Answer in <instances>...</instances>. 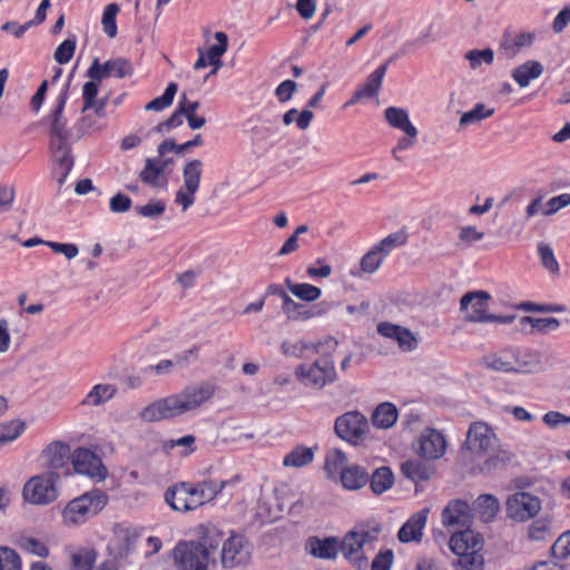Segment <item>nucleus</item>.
Segmentation results:
<instances>
[{
    "label": "nucleus",
    "instance_id": "f257e3e1",
    "mask_svg": "<svg viewBox=\"0 0 570 570\" xmlns=\"http://www.w3.org/2000/svg\"><path fill=\"white\" fill-rule=\"evenodd\" d=\"M215 393V386L203 382L187 386L180 393L159 399L145 406L139 416L145 422H158L181 415L195 410L208 401Z\"/></svg>",
    "mask_w": 570,
    "mask_h": 570
},
{
    "label": "nucleus",
    "instance_id": "f03ea898",
    "mask_svg": "<svg viewBox=\"0 0 570 570\" xmlns=\"http://www.w3.org/2000/svg\"><path fill=\"white\" fill-rule=\"evenodd\" d=\"M333 350L322 348L320 357L312 363H302L295 368L296 380L306 387L322 390L337 379L335 361L331 354Z\"/></svg>",
    "mask_w": 570,
    "mask_h": 570
},
{
    "label": "nucleus",
    "instance_id": "7ed1b4c3",
    "mask_svg": "<svg viewBox=\"0 0 570 570\" xmlns=\"http://www.w3.org/2000/svg\"><path fill=\"white\" fill-rule=\"evenodd\" d=\"M449 547L460 557V564L465 570H482L483 558L479 552L483 548V539L480 533L470 528L458 530L451 535Z\"/></svg>",
    "mask_w": 570,
    "mask_h": 570
},
{
    "label": "nucleus",
    "instance_id": "20e7f679",
    "mask_svg": "<svg viewBox=\"0 0 570 570\" xmlns=\"http://www.w3.org/2000/svg\"><path fill=\"white\" fill-rule=\"evenodd\" d=\"M491 295L485 291L465 293L460 299V309L465 312L464 320L469 323L510 324L515 315H494L489 313Z\"/></svg>",
    "mask_w": 570,
    "mask_h": 570
},
{
    "label": "nucleus",
    "instance_id": "39448f33",
    "mask_svg": "<svg viewBox=\"0 0 570 570\" xmlns=\"http://www.w3.org/2000/svg\"><path fill=\"white\" fill-rule=\"evenodd\" d=\"M108 495L101 490H92L71 500L63 509L62 517L67 524L85 523L97 515L107 504Z\"/></svg>",
    "mask_w": 570,
    "mask_h": 570
},
{
    "label": "nucleus",
    "instance_id": "423d86ee",
    "mask_svg": "<svg viewBox=\"0 0 570 570\" xmlns=\"http://www.w3.org/2000/svg\"><path fill=\"white\" fill-rule=\"evenodd\" d=\"M60 475L56 471L32 476L23 487V498L32 504H48L58 498L56 482Z\"/></svg>",
    "mask_w": 570,
    "mask_h": 570
},
{
    "label": "nucleus",
    "instance_id": "0eeeda50",
    "mask_svg": "<svg viewBox=\"0 0 570 570\" xmlns=\"http://www.w3.org/2000/svg\"><path fill=\"white\" fill-rule=\"evenodd\" d=\"M175 570H208L207 552L196 541H179L173 549Z\"/></svg>",
    "mask_w": 570,
    "mask_h": 570
},
{
    "label": "nucleus",
    "instance_id": "6e6552de",
    "mask_svg": "<svg viewBox=\"0 0 570 570\" xmlns=\"http://www.w3.org/2000/svg\"><path fill=\"white\" fill-rule=\"evenodd\" d=\"M335 434L352 445H358L370 431L366 416L358 411L346 412L336 417Z\"/></svg>",
    "mask_w": 570,
    "mask_h": 570
},
{
    "label": "nucleus",
    "instance_id": "1a4fd4ad",
    "mask_svg": "<svg viewBox=\"0 0 570 570\" xmlns=\"http://www.w3.org/2000/svg\"><path fill=\"white\" fill-rule=\"evenodd\" d=\"M203 173V161L191 159L183 168L184 188H179L175 195V202L179 204L183 210H187L195 203Z\"/></svg>",
    "mask_w": 570,
    "mask_h": 570
},
{
    "label": "nucleus",
    "instance_id": "9d476101",
    "mask_svg": "<svg viewBox=\"0 0 570 570\" xmlns=\"http://www.w3.org/2000/svg\"><path fill=\"white\" fill-rule=\"evenodd\" d=\"M250 544L242 534H232L222 546L220 562L225 569H234L248 563Z\"/></svg>",
    "mask_w": 570,
    "mask_h": 570
},
{
    "label": "nucleus",
    "instance_id": "9b49d317",
    "mask_svg": "<svg viewBox=\"0 0 570 570\" xmlns=\"http://www.w3.org/2000/svg\"><path fill=\"white\" fill-rule=\"evenodd\" d=\"M70 80L65 85L57 98L56 106L50 114L49 142L71 141L72 134L67 128V120L63 117L65 106L68 100Z\"/></svg>",
    "mask_w": 570,
    "mask_h": 570
},
{
    "label": "nucleus",
    "instance_id": "f8f14e48",
    "mask_svg": "<svg viewBox=\"0 0 570 570\" xmlns=\"http://www.w3.org/2000/svg\"><path fill=\"white\" fill-rule=\"evenodd\" d=\"M497 445L493 430L484 422H474L470 425L464 446L473 454H485Z\"/></svg>",
    "mask_w": 570,
    "mask_h": 570
},
{
    "label": "nucleus",
    "instance_id": "ddd939ff",
    "mask_svg": "<svg viewBox=\"0 0 570 570\" xmlns=\"http://www.w3.org/2000/svg\"><path fill=\"white\" fill-rule=\"evenodd\" d=\"M540 509V500L528 492H518L507 501L508 517L518 522L533 518Z\"/></svg>",
    "mask_w": 570,
    "mask_h": 570
},
{
    "label": "nucleus",
    "instance_id": "4468645a",
    "mask_svg": "<svg viewBox=\"0 0 570 570\" xmlns=\"http://www.w3.org/2000/svg\"><path fill=\"white\" fill-rule=\"evenodd\" d=\"M132 73L131 63L125 58L109 59L100 63L98 58H95L88 68L86 76L91 80L101 81L108 77H117L122 79Z\"/></svg>",
    "mask_w": 570,
    "mask_h": 570
},
{
    "label": "nucleus",
    "instance_id": "2eb2a0df",
    "mask_svg": "<svg viewBox=\"0 0 570 570\" xmlns=\"http://www.w3.org/2000/svg\"><path fill=\"white\" fill-rule=\"evenodd\" d=\"M71 462L75 471L79 474L96 478L99 481L104 480L107 475V470L101 459L89 449L78 448L75 450Z\"/></svg>",
    "mask_w": 570,
    "mask_h": 570
},
{
    "label": "nucleus",
    "instance_id": "dca6fc26",
    "mask_svg": "<svg viewBox=\"0 0 570 570\" xmlns=\"http://www.w3.org/2000/svg\"><path fill=\"white\" fill-rule=\"evenodd\" d=\"M190 491V482H176L166 489L164 500L176 512L186 513L194 511L196 505Z\"/></svg>",
    "mask_w": 570,
    "mask_h": 570
},
{
    "label": "nucleus",
    "instance_id": "f3484780",
    "mask_svg": "<svg viewBox=\"0 0 570 570\" xmlns=\"http://www.w3.org/2000/svg\"><path fill=\"white\" fill-rule=\"evenodd\" d=\"M446 441L443 434L434 429H425L419 439L416 452L426 460H436L443 456Z\"/></svg>",
    "mask_w": 570,
    "mask_h": 570
},
{
    "label": "nucleus",
    "instance_id": "a211bd4d",
    "mask_svg": "<svg viewBox=\"0 0 570 570\" xmlns=\"http://www.w3.org/2000/svg\"><path fill=\"white\" fill-rule=\"evenodd\" d=\"M442 523L448 528H470L472 523L470 505L460 499L451 500L442 512Z\"/></svg>",
    "mask_w": 570,
    "mask_h": 570
},
{
    "label": "nucleus",
    "instance_id": "6ab92c4d",
    "mask_svg": "<svg viewBox=\"0 0 570 570\" xmlns=\"http://www.w3.org/2000/svg\"><path fill=\"white\" fill-rule=\"evenodd\" d=\"M114 547L117 557L126 558L135 548L139 533L132 527L124 523L114 525Z\"/></svg>",
    "mask_w": 570,
    "mask_h": 570
},
{
    "label": "nucleus",
    "instance_id": "aec40b11",
    "mask_svg": "<svg viewBox=\"0 0 570 570\" xmlns=\"http://www.w3.org/2000/svg\"><path fill=\"white\" fill-rule=\"evenodd\" d=\"M429 509L414 513L399 530L397 538L403 543L421 541L428 521Z\"/></svg>",
    "mask_w": 570,
    "mask_h": 570
},
{
    "label": "nucleus",
    "instance_id": "412c9836",
    "mask_svg": "<svg viewBox=\"0 0 570 570\" xmlns=\"http://www.w3.org/2000/svg\"><path fill=\"white\" fill-rule=\"evenodd\" d=\"M228 481L205 480L191 483L193 500L196 509L214 500L227 485Z\"/></svg>",
    "mask_w": 570,
    "mask_h": 570
},
{
    "label": "nucleus",
    "instance_id": "4be33fe9",
    "mask_svg": "<svg viewBox=\"0 0 570 570\" xmlns=\"http://www.w3.org/2000/svg\"><path fill=\"white\" fill-rule=\"evenodd\" d=\"M306 550L315 558L333 560L337 557L340 541L335 537H327L324 539L311 537L306 541Z\"/></svg>",
    "mask_w": 570,
    "mask_h": 570
},
{
    "label": "nucleus",
    "instance_id": "5701e85b",
    "mask_svg": "<svg viewBox=\"0 0 570 570\" xmlns=\"http://www.w3.org/2000/svg\"><path fill=\"white\" fill-rule=\"evenodd\" d=\"M70 448L61 441L51 442L42 452V458L50 471L65 468L71 459Z\"/></svg>",
    "mask_w": 570,
    "mask_h": 570
},
{
    "label": "nucleus",
    "instance_id": "b1692460",
    "mask_svg": "<svg viewBox=\"0 0 570 570\" xmlns=\"http://www.w3.org/2000/svg\"><path fill=\"white\" fill-rule=\"evenodd\" d=\"M337 341L334 337H327L324 342H320L317 344H307L304 341L297 342H283L281 350L284 355L303 358L305 356V351L308 348H313L316 353H322V348L326 346L328 350H336Z\"/></svg>",
    "mask_w": 570,
    "mask_h": 570
},
{
    "label": "nucleus",
    "instance_id": "393cba45",
    "mask_svg": "<svg viewBox=\"0 0 570 570\" xmlns=\"http://www.w3.org/2000/svg\"><path fill=\"white\" fill-rule=\"evenodd\" d=\"M322 304L307 307L304 304L297 303L292 298H287L285 304H282V311L289 321H306L316 316H321L324 309L321 308Z\"/></svg>",
    "mask_w": 570,
    "mask_h": 570
},
{
    "label": "nucleus",
    "instance_id": "a878e982",
    "mask_svg": "<svg viewBox=\"0 0 570 570\" xmlns=\"http://www.w3.org/2000/svg\"><path fill=\"white\" fill-rule=\"evenodd\" d=\"M484 365L497 372H514L515 357L513 347L503 348L483 357Z\"/></svg>",
    "mask_w": 570,
    "mask_h": 570
},
{
    "label": "nucleus",
    "instance_id": "bb28decb",
    "mask_svg": "<svg viewBox=\"0 0 570 570\" xmlns=\"http://www.w3.org/2000/svg\"><path fill=\"white\" fill-rule=\"evenodd\" d=\"M513 354L515 357L514 372L528 374L540 371L541 356L537 351L513 347Z\"/></svg>",
    "mask_w": 570,
    "mask_h": 570
},
{
    "label": "nucleus",
    "instance_id": "cd10ccee",
    "mask_svg": "<svg viewBox=\"0 0 570 570\" xmlns=\"http://www.w3.org/2000/svg\"><path fill=\"white\" fill-rule=\"evenodd\" d=\"M543 66L537 60H528L512 70V79L521 87L529 86L531 80L539 78L543 73Z\"/></svg>",
    "mask_w": 570,
    "mask_h": 570
},
{
    "label": "nucleus",
    "instance_id": "c85d7f7f",
    "mask_svg": "<svg viewBox=\"0 0 570 570\" xmlns=\"http://www.w3.org/2000/svg\"><path fill=\"white\" fill-rule=\"evenodd\" d=\"M402 474L414 483L428 481L434 473V469L421 460H407L401 465Z\"/></svg>",
    "mask_w": 570,
    "mask_h": 570
},
{
    "label": "nucleus",
    "instance_id": "c756f323",
    "mask_svg": "<svg viewBox=\"0 0 570 570\" xmlns=\"http://www.w3.org/2000/svg\"><path fill=\"white\" fill-rule=\"evenodd\" d=\"M52 169L62 167H73L75 157L72 156L71 141L49 142Z\"/></svg>",
    "mask_w": 570,
    "mask_h": 570
},
{
    "label": "nucleus",
    "instance_id": "7c9ffc66",
    "mask_svg": "<svg viewBox=\"0 0 570 570\" xmlns=\"http://www.w3.org/2000/svg\"><path fill=\"white\" fill-rule=\"evenodd\" d=\"M387 70V63L377 67L367 78L364 85L356 89V99L373 98L377 96L383 78Z\"/></svg>",
    "mask_w": 570,
    "mask_h": 570
},
{
    "label": "nucleus",
    "instance_id": "2f4dec72",
    "mask_svg": "<svg viewBox=\"0 0 570 570\" xmlns=\"http://www.w3.org/2000/svg\"><path fill=\"white\" fill-rule=\"evenodd\" d=\"M340 479L345 489L358 490L368 482L370 476L364 468L353 464L341 471Z\"/></svg>",
    "mask_w": 570,
    "mask_h": 570
},
{
    "label": "nucleus",
    "instance_id": "473e14b6",
    "mask_svg": "<svg viewBox=\"0 0 570 570\" xmlns=\"http://www.w3.org/2000/svg\"><path fill=\"white\" fill-rule=\"evenodd\" d=\"M225 540L224 532L217 525L208 523L202 527V535L196 542L205 549L209 557L220 544H224Z\"/></svg>",
    "mask_w": 570,
    "mask_h": 570
},
{
    "label": "nucleus",
    "instance_id": "72a5a7b5",
    "mask_svg": "<svg viewBox=\"0 0 570 570\" xmlns=\"http://www.w3.org/2000/svg\"><path fill=\"white\" fill-rule=\"evenodd\" d=\"M397 420V409L394 404L384 402L373 411L371 421L375 428L390 429Z\"/></svg>",
    "mask_w": 570,
    "mask_h": 570
},
{
    "label": "nucleus",
    "instance_id": "f704fd0d",
    "mask_svg": "<svg viewBox=\"0 0 570 570\" xmlns=\"http://www.w3.org/2000/svg\"><path fill=\"white\" fill-rule=\"evenodd\" d=\"M386 121L393 128L404 131V134H414V125L410 121L409 114L400 107H387L384 111Z\"/></svg>",
    "mask_w": 570,
    "mask_h": 570
},
{
    "label": "nucleus",
    "instance_id": "c9c22d12",
    "mask_svg": "<svg viewBox=\"0 0 570 570\" xmlns=\"http://www.w3.org/2000/svg\"><path fill=\"white\" fill-rule=\"evenodd\" d=\"M284 284L295 297L304 302H315L322 296L321 288L308 283H294L286 277Z\"/></svg>",
    "mask_w": 570,
    "mask_h": 570
},
{
    "label": "nucleus",
    "instance_id": "e433bc0d",
    "mask_svg": "<svg viewBox=\"0 0 570 570\" xmlns=\"http://www.w3.org/2000/svg\"><path fill=\"white\" fill-rule=\"evenodd\" d=\"M114 384H96L81 401L83 405L98 406L111 400L117 394Z\"/></svg>",
    "mask_w": 570,
    "mask_h": 570
},
{
    "label": "nucleus",
    "instance_id": "4c0bfd02",
    "mask_svg": "<svg viewBox=\"0 0 570 570\" xmlns=\"http://www.w3.org/2000/svg\"><path fill=\"white\" fill-rule=\"evenodd\" d=\"M367 532H348L342 542H340V549L346 559H351L354 554L361 551L367 541Z\"/></svg>",
    "mask_w": 570,
    "mask_h": 570
},
{
    "label": "nucleus",
    "instance_id": "58836bf2",
    "mask_svg": "<svg viewBox=\"0 0 570 570\" xmlns=\"http://www.w3.org/2000/svg\"><path fill=\"white\" fill-rule=\"evenodd\" d=\"M347 458L340 449H332L325 455L324 470L330 479L341 476V471L345 469Z\"/></svg>",
    "mask_w": 570,
    "mask_h": 570
},
{
    "label": "nucleus",
    "instance_id": "ea45409f",
    "mask_svg": "<svg viewBox=\"0 0 570 570\" xmlns=\"http://www.w3.org/2000/svg\"><path fill=\"white\" fill-rule=\"evenodd\" d=\"M216 45L210 46L205 52L208 63L215 69H220L223 66L222 56L227 51L228 37L225 32L218 31L215 33Z\"/></svg>",
    "mask_w": 570,
    "mask_h": 570
},
{
    "label": "nucleus",
    "instance_id": "a19ab883",
    "mask_svg": "<svg viewBox=\"0 0 570 570\" xmlns=\"http://www.w3.org/2000/svg\"><path fill=\"white\" fill-rule=\"evenodd\" d=\"M368 482L375 494H382L393 485L394 475L389 466H381L374 471Z\"/></svg>",
    "mask_w": 570,
    "mask_h": 570
},
{
    "label": "nucleus",
    "instance_id": "79ce46f5",
    "mask_svg": "<svg viewBox=\"0 0 570 570\" xmlns=\"http://www.w3.org/2000/svg\"><path fill=\"white\" fill-rule=\"evenodd\" d=\"M203 137L200 134L194 136L193 139L186 142L176 144L174 139H165L157 148L159 157H164L168 151H175L176 154H181L190 148L198 147L203 145Z\"/></svg>",
    "mask_w": 570,
    "mask_h": 570
},
{
    "label": "nucleus",
    "instance_id": "37998d69",
    "mask_svg": "<svg viewBox=\"0 0 570 570\" xmlns=\"http://www.w3.org/2000/svg\"><path fill=\"white\" fill-rule=\"evenodd\" d=\"M313 459V450L311 448L299 445L285 455L283 464L285 466L302 468L309 464Z\"/></svg>",
    "mask_w": 570,
    "mask_h": 570
},
{
    "label": "nucleus",
    "instance_id": "c03bdc74",
    "mask_svg": "<svg viewBox=\"0 0 570 570\" xmlns=\"http://www.w3.org/2000/svg\"><path fill=\"white\" fill-rule=\"evenodd\" d=\"M476 511L480 514V518L484 522H490L494 519L499 511V501L494 495L491 494H482L476 501Z\"/></svg>",
    "mask_w": 570,
    "mask_h": 570
},
{
    "label": "nucleus",
    "instance_id": "a18cd8bd",
    "mask_svg": "<svg viewBox=\"0 0 570 570\" xmlns=\"http://www.w3.org/2000/svg\"><path fill=\"white\" fill-rule=\"evenodd\" d=\"M385 256L379 249H376V245L372 246L370 250H367L360 261V275L363 274H373L375 273L382 265Z\"/></svg>",
    "mask_w": 570,
    "mask_h": 570
},
{
    "label": "nucleus",
    "instance_id": "49530a36",
    "mask_svg": "<svg viewBox=\"0 0 570 570\" xmlns=\"http://www.w3.org/2000/svg\"><path fill=\"white\" fill-rule=\"evenodd\" d=\"M521 325H531V333L547 334L550 331H556L560 326L559 320L554 317H531L523 316L520 320Z\"/></svg>",
    "mask_w": 570,
    "mask_h": 570
},
{
    "label": "nucleus",
    "instance_id": "de8ad7c7",
    "mask_svg": "<svg viewBox=\"0 0 570 570\" xmlns=\"http://www.w3.org/2000/svg\"><path fill=\"white\" fill-rule=\"evenodd\" d=\"M163 176L161 168L157 166V158H146L139 179L150 187H159L161 185L159 178Z\"/></svg>",
    "mask_w": 570,
    "mask_h": 570
},
{
    "label": "nucleus",
    "instance_id": "09e8293b",
    "mask_svg": "<svg viewBox=\"0 0 570 570\" xmlns=\"http://www.w3.org/2000/svg\"><path fill=\"white\" fill-rule=\"evenodd\" d=\"M26 430V423L21 420H12L0 425L1 446L18 439Z\"/></svg>",
    "mask_w": 570,
    "mask_h": 570
},
{
    "label": "nucleus",
    "instance_id": "8fccbe9b",
    "mask_svg": "<svg viewBox=\"0 0 570 570\" xmlns=\"http://www.w3.org/2000/svg\"><path fill=\"white\" fill-rule=\"evenodd\" d=\"M494 114V108H487L482 102L476 104L471 110L464 112L460 118V126H469L478 124L483 119L491 117Z\"/></svg>",
    "mask_w": 570,
    "mask_h": 570
},
{
    "label": "nucleus",
    "instance_id": "3c124183",
    "mask_svg": "<svg viewBox=\"0 0 570 570\" xmlns=\"http://www.w3.org/2000/svg\"><path fill=\"white\" fill-rule=\"evenodd\" d=\"M407 242V234L405 230H399L395 233H392L384 237L382 240H380L376 245V249H379L385 257L390 255V253L403 245H405Z\"/></svg>",
    "mask_w": 570,
    "mask_h": 570
},
{
    "label": "nucleus",
    "instance_id": "603ef678",
    "mask_svg": "<svg viewBox=\"0 0 570 570\" xmlns=\"http://www.w3.org/2000/svg\"><path fill=\"white\" fill-rule=\"evenodd\" d=\"M178 90V86L176 82H169L166 87L164 94L160 97H157L149 101L145 109L149 111H161L166 108H168L174 100V97Z\"/></svg>",
    "mask_w": 570,
    "mask_h": 570
},
{
    "label": "nucleus",
    "instance_id": "864d4df0",
    "mask_svg": "<svg viewBox=\"0 0 570 570\" xmlns=\"http://www.w3.org/2000/svg\"><path fill=\"white\" fill-rule=\"evenodd\" d=\"M510 461V454L505 451L498 452L495 455H491L484 460L476 469H473L472 473L476 474H490L492 471L504 466Z\"/></svg>",
    "mask_w": 570,
    "mask_h": 570
},
{
    "label": "nucleus",
    "instance_id": "5fc2aeb1",
    "mask_svg": "<svg viewBox=\"0 0 570 570\" xmlns=\"http://www.w3.org/2000/svg\"><path fill=\"white\" fill-rule=\"evenodd\" d=\"M313 118H314V114L311 109H304L298 114L297 109L292 108L284 114L283 122H284V125L288 126L295 121L296 126L301 130H305L309 127Z\"/></svg>",
    "mask_w": 570,
    "mask_h": 570
},
{
    "label": "nucleus",
    "instance_id": "6e6d98bb",
    "mask_svg": "<svg viewBox=\"0 0 570 570\" xmlns=\"http://www.w3.org/2000/svg\"><path fill=\"white\" fill-rule=\"evenodd\" d=\"M464 58L469 61L471 69H478L485 65H492L494 60V52L491 48H485L482 50L472 49L465 52Z\"/></svg>",
    "mask_w": 570,
    "mask_h": 570
},
{
    "label": "nucleus",
    "instance_id": "4d7b16f0",
    "mask_svg": "<svg viewBox=\"0 0 570 570\" xmlns=\"http://www.w3.org/2000/svg\"><path fill=\"white\" fill-rule=\"evenodd\" d=\"M119 12V7L117 3L108 4L102 13L101 24L105 33L109 38H115L117 36V22L116 17Z\"/></svg>",
    "mask_w": 570,
    "mask_h": 570
},
{
    "label": "nucleus",
    "instance_id": "13d9d810",
    "mask_svg": "<svg viewBox=\"0 0 570 570\" xmlns=\"http://www.w3.org/2000/svg\"><path fill=\"white\" fill-rule=\"evenodd\" d=\"M20 548L27 553L35 554L41 558L49 556L48 547L40 540L31 537H22L19 540Z\"/></svg>",
    "mask_w": 570,
    "mask_h": 570
},
{
    "label": "nucleus",
    "instance_id": "bf43d9fd",
    "mask_svg": "<svg viewBox=\"0 0 570 570\" xmlns=\"http://www.w3.org/2000/svg\"><path fill=\"white\" fill-rule=\"evenodd\" d=\"M21 560L19 554L7 547H0V570H20Z\"/></svg>",
    "mask_w": 570,
    "mask_h": 570
},
{
    "label": "nucleus",
    "instance_id": "052dcab7",
    "mask_svg": "<svg viewBox=\"0 0 570 570\" xmlns=\"http://www.w3.org/2000/svg\"><path fill=\"white\" fill-rule=\"evenodd\" d=\"M538 254L540 256L541 264L546 269H548L552 274H557L559 272V264L554 257L553 250L550 245L539 243Z\"/></svg>",
    "mask_w": 570,
    "mask_h": 570
},
{
    "label": "nucleus",
    "instance_id": "680f3d73",
    "mask_svg": "<svg viewBox=\"0 0 570 570\" xmlns=\"http://www.w3.org/2000/svg\"><path fill=\"white\" fill-rule=\"evenodd\" d=\"M308 232L307 225H299L293 234L284 242L277 255L285 256L294 253L299 247V236Z\"/></svg>",
    "mask_w": 570,
    "mask_h": 570
},
{
    "label": "nucleus",
    "instance_id": "e2e57ef3",
    "mask_svg": "<svg viewBox=\"0 0 570 570\" xmlns=\"http://www.w3.org/2000/svg\"><path fill=\"white\" fill-rule=\"evenodd\" d=\"M135 209L139 215L155 219L164 214L166 204L160 199L150 200L146 205L136 206Z\"/></svg>",
    "mask_w": 570,
    "mask_h": 570
},
{
    "label": "nucleus",
    "instance_id": "0e129e2a",
    "mask_svg": "<svg viewBox=\"0 0 570 570\" xmlns=\"http://www.w3.org/2000/svg\"><path fill=\"white\" fill-rule=\"evenodd\" d=\"M75 50L76 39L68 38L58 46V48L55 51L53 58L58 63L65 65L71 60Z\"/></svg>",
    "mask_w": 570,
    "mask_h": 570
},
{
    "label": "nucleus",
    "instance_id": "69168bd1",
    "mask_svg": "<svg viewBox=\"0 0 570 570\" xmlns=\"http://www.w3.org/2000/svg\"><path fill=\"white\" fill-rule=\"evenodd\" d=\"M528 534L533 541H544L550 535L549 521L546 519L534 520L529 525Z\"/></svg>",
    "mask_w": 570,
    "mask_h": 570
},
{
    "label": "nucleus",
    "instance_id": "338daca9",
    "mask_svg": "<svg viewBox=\"0 0 570 570\" xmlns=\"http://www.w3.org/2000/svg\"><path fill=\"white\" fill-rule=\"evenodd\" d=\"M101 81L98 80H89L87 81L82 87V99H83V106H82V112L90 110V108L94 106V101L97 99L99 86Z\"/></svg>",
    "mask_w": 570,
    "mask_h": 570
},
{
    "label": "nucleus",
    "instance_id": "774afa93",
    "mask_svg": "<svg viewBox=\"0 0 570 570\" xmlns=\"http://www.w3.org/2000/svg\"><path fill=\"white\" fill-rule=\"evenodd\" d=\"M551 553L557 559L570 557V530L559 535L551 547Z\"/></svg>",
    "mask_w": 570,
    "mask_h": 570
}]
</instances>
